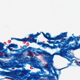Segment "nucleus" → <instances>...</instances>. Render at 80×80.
Returning <instances> with one entry per match:
<instances>
[{"mask_svg":"<svg viewBox=\"0 0 80 80\" xmlns=\"http://www.w3.org/2000/svg\"><path fill=\"white\" fill-rule=\"evenodd\" d=\"M58 43L59 44L58 45L59 47L60 48H61V50H60L59 52H57L53 53L52 54H51L50 53L48 52L47 51L43 50L40 49V48L36 49L35 48H33L32 47H29L27 48L26 49V51H28V52H30V51L32 50L33 52L35 51L37 53H38L39 54H42L43 53L45 56L47 57H44V59L49 62H52L53 63V58H54V55H60L62 57H64L65 58H70L72 59L74 57L72 56V55H70L68 56L67 53V52H64L63 50H65V48H67L69 46V42H66L65 43H62L61 42H59L58 41H56V42H54V44H57Z\"/></svg>","mask_w":80,"mask_h":80,"instance_id":"1","label":"nucleus"},{"mask_svg":"<svg viewBox=\"0 0 80 80\" xmlns=\"http://www.w3.org/2000/svg\"><path fill=\"white\" fill-rule=\"evenodd\" d=\"M47 62H48V63L47 65H46L45 66H41L39 64L40 63V61H36L35 60L32 59H31L30 61V64L31 65H32L33 67H36L38 68H39L41 70V72L39 71V72H37L36 73L33 72L32 74V76L34 77L33 79L35 80H40L41 79V76L40 74H43V75H45L46 73V72L44 71V70L43 69L44 68V69H48V70L49 71V75H50L51 73H52V67L50 66H52L53 64H52V63H50L51 62H50L46 60Z\"/></svg>","mask_w":80,"mask_h":80,"instance_id":"2","label":"nucleus"},{"mask_svg":"<svg viewBox=\"0 0 80 80\" xmlns=\"http://www.w3.org/2000/svg\"><path fill=\"white\" fill-rule=\"evenodd\" d=\"M40 34H41V32L40 33L37 32V34L35 35H33V34L32 33L30 34L29 35L31 38H26V37H25L24 38L22 39L18 38H14V40H17V41H19V42H29L31 43H37V39H35L34 38H37V37L38 35H40Z\"/></svg>","mask_w":80,"mask_h":80,"instance_id":"3","label":"nucleus"},{"mask_svg":"<svg viewBox=\"0 0 80 80\" xmlns=\"http://www.w3.org/2000/svg\"><path fill=\"white\" fill-rule=\"evenodd\" d=\"M43 35L44 37L47 38L48 40H61L63 38L67 37V32H62L61 34L59 35H58L55 37L51 38V35L48 33H46V34H45L43 32H41Z\"/></svg>","mask_w":80,"mask_h":80,"instance_id":"4","label":"nucleus"},{"mask_svg":"<svg viewBox=\"0 0 80 80\" xmlns=\"http://www.w3.org/2000/svg\"><path fill=\"white\" fill-rule=\"evenodd\" d=\"M5 46L4 44L0 42V57L1 55H2V53H7V48H8L9 50H12V49L10 48L12 47V48H17V47H18V45H16L15 44H9L8 46L6 47V48L5 49V48H3Z\"/></svg>","mask_w":80,"mask_h":80,"instance_id":"5","label":"nucleus"},{"mask_svg":"<svg viewBox=\"0 0 80 80\" xmlns=\"http://www.w3.org/2000/svg\"><path fill=\"white\" fill-rule=\"evenodd\" d=\"M18 72V70H14L12 71L9 72H6L4 71H0V75H2L3 76H5V75H9L10 77H13V75L14 73H17Z\"/></svg>","mask_w":80,"mask_h":80,"instance_id":"6","label":"nucleus"},{"mask_svg":"<svg viewBox=\"0 0 80 80\" xmlns=\"http://www.w3.org/2000/svg\"><path fill=\"white\" fill-rule=\"evenodd\" d=\"M18 64L17 62L14 61L10 62L9 63H5L4 64V68L7 69L8 68H10L11 67H13V66H17Z\"/></svg>","mask_w":80,"mask_h":80,"instance_id":"7","label":"nucleus"},{"mask_svg":"<svg viewBox=\"0 0 80 80\" xmlns=\"http://www.w3.org/2000/svg\"><path fill=\"white\" fill-rule=\"evenodd\" d=\"M52 66V69L53 70V71H54L55 73V75L56 74H57V70H58V69H56V68H55V67H54L53 66V65L52 66Z\"/></svg>","mask_w":80,"mask_h":80,"instance_id":"8","label":"nucleus"},{"mask_svg":"<svg viewBox=\"0 0 80 80\" xmlns=\"http://www.w3.org/2000/svg\"><path fill=\"white\" fill-rule=\"evenodd\" d=\"M24 70H23V71L24 72V73H28V72H31V70L25 69V68H24Z\"/></svg>","mask_w":80,"mask_h":80,"instance_id":"9","label":"nucleus"},{"mask_svg":"<svg viewBox=\"0 0 80 80\" xmlns=\"http://www.w3.org/2000/svg\"><path fill=\"white\" fill-rule=\"evenodd\" d=\"M42 47H48V44H45L44 43H42Z\"/></svg>","mask_w":80,"mask_h":80,"instance_id":"10","label":"nucleus"},{"mask_svg":"<svg viewBox=\"0 0 80 80\" xmlns=\"http://www.w3.org/2000/svg\"><path fill=\"white\" fill-rule=\"evenodd\" d=\"M63 38L62 39H62L61 40V43H62V42H65H65H68V41H66V39L65 38L63 39Z\"/></svg>","mask_w":80,"mask_h":80,"instance_id":"11","label":"nucleus"},{"mask_svg":"<svg viewBox=\"0 0 80 80\" xmlns=\"http://www.w3.org/2000/svg\"><path fill=\"white\" fill-rule=\"evenodd\" d=\"M62 68L60 69H58V70L59 71V75H60V74H61V70H62V69H64V68Z\"/></svg>","mask_w":80,"mask_h":80,"instance_id":"12","label":"nucleus"},{"mask_svg":"<svg viewBox=\"0 0 80 80\" xmlns=\"http://www.w3.org/2000/svg\"><path fill=\"white\" fill-rule=\"evenodd\" d=\"M5 62L4 63V64H3V62H2L1 61H0V65H2L3 66V68H5L4 67L5 66L4 64H5Z\"/></svg>","mask_w":80,"mask_h":80,"instance_id":"13","label":"nucleus"},{"mask_svg":"<svg viewBox=\"0 0 80 80\" xmlns=\"http://www.w3.org/2000/svg\"><path fill=\"white\" fill-rule=\"evenodd\" d=\"M48 48H50L51 49H54L53 46H50L49 44L48 45Z\"/></svg>","mask_w":80,"mask_h":80,"instance_id":"14","label":"nucleus"},{"mask_svg":"<svg viewBox=\"0 0 80 80\" xmlns=\"http://www.w3.org/2000/svg\"><path fill=\"white\" fill-rule=\"evenodd\" d=\"M19 50H15V49H14V50H12H12H10V51H11V52H12H12H18V51Z\"/></svg>","mask_w":80,"mask_h":80,"instance_id":"15","label":"nucleus"},{"mask_svg":"<svg viewBox=\"0 0 80 80\" xmlns=\"http://www.w3.org/2000/svg\"><path fill=\"white\" fill-rule=\"evenodd\" d=\"M42 43H43L42 42H38L37 43L38 45H41L42 44Z\"/></svg>","mask_w":80,"mask_h":80,"instance_id":"16","label":"nucleus"},{"mask_svg":"<svg viewBox=\"0 0 80 80\" xmlns=\"http://www.w3.org/2000/svg\"><path fill=\"white\" fill-rule=\"evenodd\" d=\"M55 75L56 77H57V80H58V78H58V76H59L58 74H55Z\"/></svg>","mask_w":80,"mask_h":80,"instance_id":"17","label":"nucleus"},{"mask_svg":"<svg viewBox=\"0 0 80 80\" xmlns=\"http://www.w3.org/2000/svg\"><path fill=\"white\" fill-rule=\"evenodd\" d=\"M55 41H51V44H53V45H55Z\"/></svg>","mask_w":80,"mask_h":80,"instance_id":"18","label":"nucleus"},{"mask_svg":"<svg viewBox=\"0 0 80 80\" xmlns=\"http://www.w3.org/2000/svg\"><path fill=\"white\" fill-rule=\"evenodd\" d=\"M67 65H68L67 67H70V65H72V63H68Z\"/></svg>","mask_w":80,"mask_h":80,"instance_id":"19","label":"nucleus"},{"mask_svg":"<svg viewBox=\"0 0 80 80\" xmlns=\"http://www.w3.org/2000/svg\"><path fill=\"white\" fill-rule=\"evenodd\" d=\"M7 53V52H6ZM5 53V57H8V54L7 53Z\"/></svg>","mask_w":80,"mask_h":80,"instance_id":"20","label":"nucleus"},{"mask_svg":"<svg viewBox=\"0 0 80 80\" xmlns=\"http://www.w3.org/2000/svg\"><path fill=\"white\" fill-rule=\"evenodd\" d=\"M56 47H57V46H56V45H55V44L53 45V48L54 49H55V48H56Z\"/></svg>","mask_w":80,"mask_h":80,"instance_id":"21","label":"nucleus"},{"mask_svg":"<svg viewBox=\"0 0 80 80\" xmlns=\"http://www.w3.org/2000/svg\"><path fill=\"white\" fill-rule=\"evenodd\" d=\"M75 63H76V64L77 65H78V66H80V64H78V62L76 61Z\"/></svg>","mask_w":80,"mask_h":80,"instance_id":"22","label":"nucleus"},{"mask_svg":"<svg viewBox=\"0 0 80 80\" xmlns=\"http://www.w3.org/2000/svg\"><path fill=\"white\" fill-rule=\"evenodd\" d=\"M47 42H48V43L49 44H51V41L49 40V41H47Z\"/></svg>","mask_w":80,"mask_h":80,"instance_id":"23","label":"nucleus"},{"mask_svg":"<svg viewBox=\"0 0 80 80\" xmlns=\"http://www.w3.org/2000/svg\"><path fill=\"white\" fill-rule=\"evenodd\" d=\"M70 62L71 63V64H72V63H73V61L72 60H71L70 61Z\"/></svg>","mask_w":80,"mask_h":80,"instance_id":"24","label":"nucleus"},{"mask_svg":"<svg viewBox=\"0 0 80 80\" xmlns=\"http://www.w3.org/2000/svg\"><path fill=\"white\" fill-rule=\"evenodd\" d=\"M24 63H25V64H26V63H27V61H25V62H24Z\"/></svg>","mask_w":80,"mask_h":80,"instance_id":"25","label":"nucleus"},{"mask_svg":"<svg viewBox=\"0 0 80 80\" xmlns=\"http://www.w3.org/2000/svg\"><path fill=\"white\" fill-rule=\"evenodd\" d=\"M14 38H11V40H14Z\"/></svg>","mask_w":80,"mask_h":80,"instance_id":"26","label":"nucleus"},{"mask_svg":"<svg viewBox=\"0 0 80 80\" xmlns=\"http://www.w3.org/2000/svg\"><path fill=\"white\" fill-rule=\"evenodd\" d=\"M74 60H76V59H73L72 60V61H74Z\"/></svg>","mask_w":80,"mask_h":80,"instance_id":"27","label":"nucleus"},{"mask_svg":"<svg viewBox=\"0 0 80 80\" xmlns=\"http://www.w3.org/2000/svg\"><path fill=\"white\" fill-rule=\"evenodd\" d=\"M23 47H26V48H27V46H25H25H23Z\"/></svg>","mask_w":80,"mask_h":80,"instance_id":"28","label":"nucleus"},{"mask_svg":"<svg viewBox=\"0 0 80 80\" xmlns=\"http://www.w3.org/2000/svg\"><path fill=\"white\" fill-rule=\"evenodd\" d=\"M28 75H30V72H28Z\"/></svg>","mask_w":80,"mask_h":80,"instance_id":"29","label":"nucleus"},{"mask_svg":"<svg viewBox=\"0 0 80 80\" xmlns=\"http://www.w3.org/2000/svg\"><path fill=\"white\" fill-rule=\"evenodd\" d=\"M72 35H73H73H74L73 34H72Z\"/></svg>","mask_w":80,"mask_h":80,"instance_id":"30","label":"nucleus"},{"mask_svg":"<svg viewBox=\"0 0 80 80\" xmlns=\"http://www.w3.org/2000/svg\"><path fill=\"white\" fill-rule=\"evenodd\" d=\"M78 63L80 64V62H79Z\"/></svg>","mask_w":80,"mask_h":80,"instance_id":"31","label":"nucleus"},{"mask_svg":"<svg viewBox=\"0 0 80 80\" xmlns=\"http://www.w3.org/2000/svg\"><path fill=\"white\" fill-rule=\"evenodd\" d=\"M7 78V77H6L5 78Z\"/></svg>","mask_w":80,"mask_h":80,"instance_id":"32","label":"nucleus"},{"mask_svg":"<svg viewBox=\"0 0 80 80\" xmlns=\"http://www.w3.org/2000/svg\"><path fill=\"white\" fill-rule=\"evenodd\" d=\"M79 67H80V64H79Z\"/></svg>","mask_w":80,"mask_h":80,"instance_id":"33","label":"nucleus"},{"mask_svg":"<svg viewBox=\"0 0 80 80\" xmlns=\"http://www.w3.org/2000/svg\"><path fill=\"white\" fill-rule=\"evenodd\" d=\"M75 37V36H73V37Z\"/></svg>","mask_w":80,"mask_h":80,"instance_id":"34","label":"nucleus"}]
</instances>
